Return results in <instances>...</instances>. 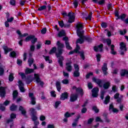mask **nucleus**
Returning a JSON list of instances; mask_svg holds the SVG:
<instances>
[{
	"instance_id": "obj_1",
	"label": "nucleus",
	"mask_w": 128,
	"mask_h": 128,
	"mask_svg": "<svg viewBox=\"0 0 128 128\" xmlns=\"http://www.w3.org/2000/svg\"><path fill=\"white\" fill-rule=\"evenodd\" d=\"M56 48H58V53H56V57L58 59V62L60 67L63 68V61L64 60V58L62 56L63 54V48H66V50H72V48L70 45V42L68 41L65 42V46L64 44L61 43L60 41L56 42Z\"/></svg>"
},
{
	"instance_id": "obj_2",
	"label": "nucleus",
	"mask_w": 128,
	"mask_h": 128,
	"mask_svg": "<svg viewBox=\"0 0 128 128\" xmlns=\"http://www.w3.org/2000/svg\"><path fill=\"white\" fill-rule=\"evenodd\" d=\"M83 28L84 25H82V23L78 22L77 24H76L77 36L79 37L78 40H86V42L89 43H91L92 42V38H91L90 36H84L82 35L83 32L80 30H82Z\"/></svg>"
},
{
	"instance_id": "obj_3",
	"label": "nucleus",
	"mask_w": 128,
	"mask_h": 128,
	"mask_svg": "<svg viewBox=\"0 0 128 128\" xmlns=\"http://www.w3.org/2000/svg\"><path fill=\"white\" fill-rule=\"evenodd\" d=\"M92 82H94V83L96 84H98V86H99L100 88L103 87L104 90H108L110 88V82H108L104 84H102V80L100 79H97L96 78L94 77L92 78Z\"/></svg>"
},
{
	"instance_id": "obj_4",
	"label": "nucleus",
	"mask_w": 128,
	"mask_h": 128,
	"mask_svg": "<svg viewBox=\"0 0 128 128\" xmlns=\"http://www.w3.org/2000/svg\"><path fill=\"white\" fill-rule=\"evenodd\" d=\"M114 14H115V17L117 18H116V20H120L124 22V24H128V17L126 18L127 17V14H122L120 15L118 10H115Z\"/></svg>"
},
{
	"instance_id": "obj_5",
	"label": "nucleus",
	"mask_w": 128,
	"mask_h": 128,
	"mask_svg": "<svg viewBox=\"0 0 128 128\" xmlns=\"http://www.w3.org/2000/svg\"><path fill=\"white\" fill-rule=\"evenodd\" d=\"M88 89L89 90L92 89V90H91V92L92 93V97H93L94 98H98V88H94V86H92V83H91V82H88Z\"/></svg>"
},
{
	"instance_id": "obj_6",
	"label": "nucleus",
	"mask_w": 128,
	"mask_h": 128,
	"mask_svg": "<svg viewBox=\"0 0 128 128\" xmlns=\"http://www.w3.org/2000/svg\"><path fill=\"white\" fill-rule=\"evenodd\" d=\"M30 41L32 44H35V43L38 41V39L36 38H35V36L30 34V36H27V37L25 38V42H28Z\"/></svg>"
},
{
	"instance_id": "obj_7",
	"label": "nucleus",
	"mask_w": 128,
	"mask_h": 128,
	"mask_svg": "<svg viewBox=\"0 0 128 128\" xmlns=\"http://www.w3.org/2000/svg\"><path fill=\"white\" fill-rule=\"evenodd\" d=\"M106 44L108 46H110V54L116 56L117 54V52L114 50V48H115V46L114 44H111L112 41L110 39H106Z\"/></svg>"
},
{
	"instance_id": "obj_8",
	"label": "nucleus",
	"mask_w": 128,
	"mask_h": 128,
	"mask_svg": "<svg viewBox=\"0 0 128 128\" xmlns=\"http://www.w3.org/2000/svg\"><path fill=\"white\" fill-rule=\"evenodd\" d=\"M16 118V114L14 113H11L10 114V118L6 120V124H9L10 122H11V124H10V128H12L13 126V120H14Z\"/></svg>"
},
{
	"instance_id": "obj_9",
	"label": "nucleus",
	"mask_w": 128,
	"mask_h": 128,
	"mask_svg": "<svg viewBox=\"0 0 128 128\" xmlns=\"http://www.w3.org/2000/svg\"><path fill=\"white\" fill-rule=\"evenodd\" d=\"M62 16H64L70 17L68 20V23L72 24V22H74V20L75 19V17L74 16L71 15L70 12H69L68 14L65 12H62Z\"/></svg>"
},
{
	"instance_id": "obj_10",
	"label": "nucleus",
	"mask_w": 128,
	"mask_h": 128,
	"mask_svg": "<svg viewBox=\"0 0 128 128\" xmlns=\"http://www.w3.org/2000/svg\"><path fill=\"white\" fill-rule=\"evenodd\" d=\"M34 79L36 80V82L39 84V85H40L42 88L44 87V82L40 80V78L39 77V74H34Z\"/></svg>"
},
{
	"instance_id": "obj_11",
	"label": "nucleus",
	"mask_w": 128,
	"mask_h": 128,
	"mask_svg": "<svg viewBox=\"0 0 128 128\" xmlns=\"http://www.w3.org/2000/svg\"><path fill=\"white\" fill-rule=\"evenodd\" d=\"M74 68L75 70L74 73H73V76L74 78H78L79 76H80V73L79 72V66L77 64H74Z\"/></svg>"
},
{
	"instance_id": "obj_12",
	"label": "nucleus",
	"mask_w": 128,
	"mask_h": 128,
	"mask_svg": "<svg viewBox=\"0 0 128 128\" xmlns=\"http://www.w3.org/2000/svg\"><path fill=\"white\" fill-rule=\"evenodd\" d=\"M1 85L2 82L0 81V86ZM6 86H0V98H4L6 97Z\"/></svg>"
},
{
	"instance_id": "obj_13",
	"label": "nucleus",
	"mask_w": 128,
	"mask_h": 128,
	"mask_svg": "<svg viewBox=\"0 0 128 128\" xmlns=\"http://www.w3.org/2000/svg\"><path fill=\"white\" fill-rule=\"evenodd\" d=\"M30 114H32L31 118L32 121H38V118L36 116V111L34 108H30Z\"/></svg>"
},
{
	"instance_id": "obj_14",
	"label": "nucleus",
	"mask_w": 128,
	"mask_h": 128,
	"mask_svg": "<svg viewBox=\"0 0 128 128\" xmlns=\"http://www.w3.org/2000/svg\"><path fill=\"white\" fill-rule=\"evenodd\" d=\"M18 74L20 75V76H21V78H22V79L26 80V84H29L32 82V80L30 79H29L28 77L26 78V76H25V74H24V73L20 72L18 73Z\"/></svg>"
},
{
	"instance_id": "obj_15",
	"label": "nucleus",
	"mask_w": 128,
	"mask_h": 128,
	"mask_svg": "<svg viewBox=\"0 0 128 128\" xmlns=\"http://www.w3.org/2000/svg\"><path fill=\"white\" fill-rule=\"evenodd\" d=\"M94 50L96 52H103V44H101L100 45L94 46Z\"/></svg>"
},
{
	"instance_id": "obj_16",
	"label": "nucleus",
	"mask_w": 128,
	"mask_h": 128,
	"mask_svg": "<svg viewBox=\"0 0 128 128\" xmlns=\"http://www.w3.org/2000/svg\"><path fill=\"white\" fill-rule=\"evenodd\" d=\"M28 97L30 98V104L32 105L36 104V98L34 96V94L32 92L28 93Z\"/></svg>"
},
{
	"instance_id": "obj_17",
	"label": "nucleus",
	"mask_w": 128,
	"mask_h": 128,
	"mask_svg": "<svg viewBox=\"0 0 128 128\" xmlns=\"http://www.w3.org/2000/svg\"><path fill=\"white\" fill-rule=\"evenodd\" d=\"M102 72L103 73V75L104 76H107L108 74V64L106 63L103 64V66L102 68Z\"/></svg>"
},
{
	"instance_id": "obj_18",
	"label": "nucleus",
	"mask_w": 128,
	"mask_h": 128,
	"mask_svg": "<svg viewBox=\"0 0 128 128\" xmlns=\"http://www.w3.org/2000/svg\"><path fill=\"white\" fill-rule=\"evenodd\" d=\"M72 89L76 90V92L79 94V95H80V96L82 97L84 96V90L82 88H78L76 86H73Z\"/></svg>"
},
{
	"instance_id": "obj_19",
	"label": "nucleus",
	"mask_w": 128,
	"mask_h": 128,
	"mask_svg": "<svg viewBox=\"0 0 128 128\" xmlns=\"http://www.w3.org/2000/svg\"><path fill=\"white\" fill-rule=\"evenodd\" d=\"M18 84L20 91L21 92H25V89L24 88V87H23L24 86V84L22 82V80H18Z\"/></svg>"
},
{
	"instance_id": "obj_20",
	"label": "nucleus",
	"mask_w": 128,
	"mask_h": 128,
	"mask_svg": "<svg viewBox=\"0 0 128 128\" xmlns=\"http://www.w3.org/2000/svg\"><path fill=\"white\" fill-rule=\"evenodd\" d=\"M68 92H64V93H62L61 96L60 97V100H64L66 99H68Z\"/></svg>"
},
{
	"instance_id": "obj_21",
	"label": "nucleus",
	"mask_w": 128,
	"mask_h": 128,
	"mask_svg": "<svg viewBox=\"0 0 128 128\" xmlns=\"http://www.w3.org/2000/svg\"><path fill=\"white\" fill-rule=\"evenodd\" d=\"M71 64L72 62H66L65 64V66H66V67H65V70L68 72H72V67Z\"/></svg>"
},
{
	"instance_id": "obj_22",
	"label": "nucleus",
	"mask_w": 128,
	"mask_h": 128,
	"mask_svg": "<svg viewBox=\"0 0 128 128\" xmlns=\"http://www.w3.org/2000/svg\"><path fill=\"white\" fill-rule=\"evenodd\" d=\"M114 99L116 100V102L118 104L122 103V98H120V93H116L114 94Z\"/></svg>"
},
{
	"instance_id": "obj_23",
	"label": "nucleus",
	"mask_w": 128,
	"mask_h": 128,
	"mask_svg": "<svg viewBox=\"0 0 128 128\" xmlns=\"http://www.w3.org/2000/svg\"><path fill=\"white\" fill-rule=\"evenodd\" d=\"M77 98H78V95H77V94H72V96H70V102H74L77 100Z\"/></svg>"
},
{
	"instance_id": "obj_24",
	"label": "nucleus",
	"mask_w": 128,
	"mask_h": 128,
	"mask_svg": "<svg viewBox=\"0 0 128 128\" xmlns=\"http://www.w3.org/2000/svg\"><path fill=\"white\" fill-rule=\"evenodd\" d=\"M120 74L122 77H124V76L128 75V70L125 69H122L120 72Z\"/></svg>"
},
{
	"instance_id": "obj_25",
	"label": "nucleus",
	"mask_w": 128,
	"mask_h": 128,
	"mask_svg": "<svg viewBox=\"0 0 128 128\" xmlns=\"http://www.w3.org/2000/svg\"><path fill=\"white\" fill-rule=\"evenodd\" d=\"M16 34L18 35V37L20 38H23V37H26V36H28V33H24V34H22V33L20 32V30H16Z\"/></svg>"
},
{
	"instance_id": "obj_26",
	"label": "nucleus",
	"mask_w": 128,
	"mask_h": 128,
	"mask_svg": "<svg viewBox=\"0 0 128 128\" xmlns=\"http://www.w3.org/2000/svg\"><path fill=\"white\" fill-rule=\"evenodd\" d=\"M120 50H124V52H127V48H126V44L124 42H120Z\"/></svg>"
},
{
	"instance_id": "obj_27",
	"label": "nucleus",
	"mask_w": 128,
	"mask_h": 128,
	"mask_svg": "<svg viewBox=\"0 0 128 128\" xmlns=\"http://www.w3.org/2000/svg\"><path fill=\"white\" fill-rule=\"evenodd\" d=\"M18 109V106L14 104H12L11 106H10V110L11 112L16 111Z\"/></svg>"
},
{
	"instance_id": "obj_28",
	"label": "nucleus",
	"mask_w": 128,
	"mask_h": 128,
	"mask_svg": "<svg viewBox=\"0 0 128 128\" xmlns=\"http://www.w3.org/2000/svg\"><path fill=\"white\" fill-rule=\"evenodd\" d=\"M34 70H35L32 68H26V69H25V73H24V74L25 75L32 74L34 72Z\"/></svg>"
},
{
	"instance_id": "obj_29",
	"label": "nucleus",
	"mask_w": 128,
	"mask_h": 128,
	"mask_svg": "<svg viewBox=\"0 0 128 128\" xmlns=\"http://www.w3.org/2000/svg\"><path fill=\"white\" fill-rule=\"evenodd\" d=\"M18 110L21 112V114L22 115H23L24 116H26V110L24 109L23 106H20L18 107Z\"/></svg>"
},
{
	"instance_id": "obj_30",
	"label": "nucleus",
	"mask_w": 128,
	"mask_h": 128,
	"mask_svg": "<svg viewBox=\"0 0 128 128\" xmlns=\"http://www.w3.org/2000/svg\"><path fill=\"white\" fill-rule=\"evenodd\" d=\"M2 48L4 49V54H6L9 52L12 51V48H8L7 46H4Z\"/></svg>"
},
{
	"instance_id": "obj_31",
	"label": "nucleus",
	"mask_w": 128,
	"mask_h": 128,
	"mask_svg": "<svg viewBox=\"0 0 128 128\" xmlns=\"http://www.w3.org/2000/svg\"><path fill=\"white\" fill-rule=\"evenodd\" d=\"M74 53L79 54H81L82 53L84 54V51H79V50H74L70 51V52H68V55H72L74 54Z\"/></svg>"
},
{
	"instance_id": "obj_32",
	"label": "nucleus",
	"mask_w": 128,
	"mask_h": 128,
	"mask_svg": "<svg viewBox=\"0 0 128 128\" xmlns=\"http://www.w3.org/2000/svg\"><path fill=\"white\" fill-rule=\"evenodd\" d=\"M4 72V66L0 63V76H2Z\"/></svg>"
},
{
	"instance_id": "obj_33",
	"label": "nucleus",
	"mask_w": 128,
	"mask_h": 128,
	"mask_svg": "<svg viewBox=\"0 0 128 128\" xmlns=\"http://www.w3.org/2000/svg\"><path fill=\"white\" fill-rule=\"evenodd\" d=\"M56 90L60 92L61 91V82L58 81L56 82Z\"/></svg>"
},
{
	"instance_id": "obj_34",
	"label": "nucleus",
	"mask_w": 128,
	"mask_h": 128,
	"mask_svg": "<svg viewBox=\"0 0 128 128\" xmlns=\"http://www.w3.org/2000/svg\"><path fill=\"white\" fill-rule=\"evenodd\" d=\"M58 52V48L54 46L52 47L50 51L49 52V54H56Z\"/></svg>"
},
{
	"instance_id": "obj_35",
	"label": "nucleus",
	"mask_w": 128,
	"mask_h": 128,
	"mask_svg": "<svg viewBox=\"0 0 128 128\" xmlns=\"http://www.w3.org/2000/svg\"><path fill=\"white\" fill-rule=\"evenodd\" d=\"M74 112L70 113L68 112H66L65 114H64V118H68L72 116H74Z\"/></svg>"
},
{
	"instance_id": "obj_36",
	"label": "nucleus",
	"mask_w": 128,
	"mask_h": 128,
	"mask_svg": "<svg viewBox=\"0 0 128 128\" xmlns=\"http://www.w3.org/2000/svg\"><path fill=\"white\" fill-rule=\"evenodd\" d=\"M18 92L17 90L13 91V93L12 94V99L13 100H15L16 98H18Z\"/></svg>"
},
{
	"instance_id": "obj_37",
	"label": "nucleus",
	"mask_w": 128,
	"mask_h": 128,
	"mask_svg": "<svg viewBox=\"0 0 128 128\" xmlns=\"http://www.w3.org/2000/svg\"><path fill=\"white\" fill-rule=\"evenodd\" d=\"M9 56L13 58H16V53L14 51H12L11 52H10Z\"/></svg>"
},
{
	"instance_id": "obj_38",
	"label": "nucleus",
	"mask_w": 128,
	"mask_h": 128,
	"mask_svg": "<svg viewBox=\"0 0 128 128\" xmlns=\"http://www.w3.org/2000/svg\"><path fill=\"white\" fill-rule=\"evenodd\" d=\"M42 56L44 58L46 62H48L49 64H52V60H50V57L49 56Z\"/></svg>"
},
{
	"instance_id": "obj_39",
	"label": "nucleus",
	"mask_w": 128,
	"mask_h": 128,
	"mask_svg": "<svg viewBox=\"0 0 128 128\" xmlns=\"http://www.w3.org/2000/svg\"><path fill=\"white\" fill-rule=\"evenodd\" d=\"M110 96H108L106 97H105V100H104V104H108V103H110Z\"/></svg>"
},
{
	"instance_id": "obj_40",
	"label": "nucleus",
	"mask_w": 128,
	"mask_h": 128,
	"mask_svg": "<svg viewBox=\"0 0 128 128\" xmlns=\"http://www.w3.org/2000/svg\"><path fill=\"white\" fill-rule=\"evenodd\" d=\"M92 110H94L96 114H98V112H100V110H98L96 106H92Z\"/></svg>"
},
{
	"instance_id": "obj_41",
	"label": "nucleus",
	"mask_w": 128,
	"mask_h": 128,
	"mask_svg": "<svg viewBox=\"0 0 128 128\" xmlns=\"http://www.w3.org/2000/svg\"><path fill=\"white\" fill-rule=\"evenodd\" d=\"M96 62H100L101 60V54H96Z\"/></svg>"
},
{
	"instance_id": "obj_42",
	"label": "nucleus",
	"mask_w": 128,
	"mask_h": 128,
	"mask_svg": "<svg viewBox=\"0 0 128 128\" xmlns=\"http://www.w3.org/2000/svg\"><path fill=\"white\" fill-rule=\"evenodd\" d=\"M65 35V32L64 30H62V31L58 32V37H62Z\"/></svg>"
},
{
	"instance_id": "obj_43",
	"label": "nucleus",
	"mask_w": 128,
	"mask_h": 128,
	"mask_svg": "<svg viewBox=\"0 0 128 128\" xmlns=\"http://www.w3.org/2000/svg\"><path fill=\"white\" fill-rule=\"evenodd\" d=\"M46 6H40L39 8H38V12H42L44 10H46Z\"/></svg>"
},
{
	"instance_id": "obj_44",
	"label": "nucleus",
	"mask_w": 128,
	"mask_h": 128,
	"mask_svg": "<svg viewBox=\"0 0 128 128\" xmlns=\"http://www.w3.org/2000/svg\"><path fill=\"white\" fill-rule=\"evenodd\" d=\"M28 62V66L30 67L32 66V63H34V59L32 58H28V60L27 61Z\"/></svg>"
},
{
	"instance_id": "obj_45",
	"label": "nucleus",
	"mask_w": 128,
	"mask_h": 128,
	"mask_svg": "<svg viewBox=\"0 0 128 128\" xmlns=\"http://www.w3.org/2000/svg\"><path fill=\"white\" fill-rule=\"evenodd\" d=\"M96 4H99L100 6H102L103 4H104L105 3V0H100L99 2H94Z\"/></svg>"
},
{
	"instance_id": "obj_46",
	"label": "nucleus",
	"mask_w": 128,
	"mask_h": 128,
	"mask_svg": "<svg viewBox=\"0 0 128 128\" xmlns=\"http://www.w3.org/2000/svg\"><path fill=\"white\" fill-rule=\"evenodd\" d=\"M34 122V126L32 128H38V126L39 125V121L35 120Z\"/></svg>"
},
{
	"instance_id": "obj_47",
	"label": "nucleus",
	"mask_w": 128,
	"mask_h": 128,
	"mask_svg": "<svg viewBox=\"0 0 128 128\" xmlns=\"http://www.w3.org/2000/svg\"><path fill=\"white\" fill-rule=\"evenodd\" d=\"M84 40H83L82 39H77V40H76V44H84Z\"/></svg>"
},
{
	"instance_id": "obj_48",
	"label": "nucleus",
	"mask_w": 128,
	"mask_h": 128,
	"mask_svg": "<svg viewBox=\"0 0 128 128\" xmlns=\"http://www.w3.org/2000/svg\"><path fill=\"white\" fill-rule=\"evenodd\" d=\"M101 27L103 28H108V24L105 22H102L101 24Z\"/></svg>"
},
{
	"instance_id": "obj_49",
	"label": "nucleus",
	"mask_w": 128,
	"mask_h": 128,
	"mask_svg": "<svg viewBox=\"0 0 128 128\" xmlns=\"http://www.w3.org/2000/svg\"><path fill=\"white\" fill-rule=\"evenodd\" d=\"M10 104V101L6 100L4 101V102L3 104H2L3 106H6L8 105H9Z\"/></svg>"
},
{
	"instance_id": "obj_50",
	"label": "nucleus",
	"mask_w": 128,
	"mask_h": 128,
	"mask_svg": "<svg viewBox=\"0 0 128 128\" xmlns=\"http://www.w3.org/2000/svg\"><path fill=\"white\" fill-rule=\"evenodd\" d=\"M60 104H61V101L58 100L56 102V103L54 104V108H58V107Z\"/></svg>"
},
{
	"instance_id": "obj_51",
	"label": "nucleus",
	"mask_w": 128,
	"mask_h": 128,
	"mask_svg": "<svg viewBox=\"0 0 128 128\" xmlns=\"http://www.w3.org/2000/svg\"><path fill=\"white\" fill-rule=\"evenodd\" d=\"M58 26L61 27V28H63V26L65 25V24H64L63 20L58 21Z\"/></svg>"
},
{
	"instance_id": "obj_52",
	"label": "nucleus",
	"mask_w": 128,
	"mask_h": 128,
	"mask_svg": "<svg viewBox=\"0 0 128 128\" xmlns=\"http://www.w3.org/2000/svg\"><path fill=\"white\" fill-rule=\"evenodd\" d=\"M63 76H64V78H68L70 77V74H68V73L63 71Z\"/></svg>"
},
{
	"instance_id": "obj_53",
	"label": "nucleus",
	"mask_w": 128,
	"mask_h": 128,
	"mask_svg": "<svg viewBox=\"0 0 128 128\" xmlns=\"http://www.w3.org/2000/svg\"><path fill=\"white\" fill-rule=\"evenodd\" d=\"M13 20H14V18L13 17H11L10 18H6V21L4 22H12Z\"/></svg>"
},
{
	"instance_id": "obj_54",
	"label": "nucleus",
	"mask_w": 128,
	"mask_h": 128,
	"mask_svg": "<svg viewBox=\"0 0 128 128\" xmlns=\"http://www.w3.org/2000/svg\"><path fill=\"white\" fill-rule=\"evenodd\" d=\"M73 5H74V8H77V7L78 6V1H77V0H74Z\"/></svg>"
},
{
	"instance_id": "obj_55",
	"label": "nucleus",
	"mask_w": 128,
	"mask_h": 128,
	"mask_svg": "<svg viewBox=\"0 0 128 128\" xmlns=\"http://www.w3.org/2000/svg\"><path fill=\"white\" fill-rule=\"evenodd\" d=\"M14 79V77H13V74H10V75H9V82H12Z\"/></svg>"
},
{
	"instance_id": "obj_56",
	"label": "nucleus",
	"mask_w": 128,
	"mask_h": 128,
	"mask_svg": "<svg viewBox=\"0 0 128 128\" xmlns=\"http://www.w3.org/2000/svg\"><path fill=\"white\" fill-rule=\"evenodd\" d=\"M70 83V81L68 79H64L62 80V84H68Z\"/></svg>"
},
{
	"instance_id": "obj_57",
	"label": "nucleus",
	"mask_w": 128,
	"mask_h": 128,
	"mask_svg": "<svg viewBox=\"0 0 128 128\" xmlns=\"http://www.w3.org/2000/svg\"><path fill=\"white\" fill-rule=\"evenodd\" d=\"M16 0H10L9 4H10V5L14 6H16Z\"/></svg>"
},
{
	"instance_id": "obj_58",
	"label": "nucleus",
	"mask_w": 128,
	"mask_h": 128,
	"mask_svg": "<svg viewBox=\"0 0 128 128\" xmlns=\"http://www.w3.org/2000/svg\"><path fill=\"white\" fill-rule=\"evenodd\" d=\"M55 93H56V92L51 91V92H50L51 97H53L54 98H56V94Z\"/></svg>"
},
{
	"instance_id": "obj_59",
	"label": "nucleus",
	"mask_w": 128,
	"mask_h": 128,
	"mask_svg": "<svg viewBox=\"0 0 128 128\" xmlns=\"http://www.w3.org/2000/svg\"><path fill=\"white\" fill-rule=\"evenodd\" d=\"M94 76V73H92V72H90L88 74H87V75H86V79H89L90 78V76Z\"/></svg>"
},
{
	"instance_id": "obj_60",
	"label": "nucleus",
	"mask_w": 128,
	"mask_h": 128,
	"mask_svg": "<svg viewBox=\"0 0 128 128\" xmlns=\"http://www.w3.org/2000/svg\"><path fill=\"white\" fill-rule=\"evenodd\" d=\"M96 122H103V120L100 117L97 116L96 118Z\"/></svg>"
},
{
	"instance_id": "obj_61",
	"label": "nucleus",
	"mask_w": 128,
	"mask_h": 128,
	"mask_svg": "<svg viewBox=\"0 0 128 128\" xmlns=\"http://www.w3.org/2000/svg\"><path fill=\"white\" fill-rule=\"evenodd\" d=\"M0 110H2V112L6 110V107L2 104H0Z\"/></svg>"
},
{
	"instance_id": "obj_62",
	"label": "nucleus",
	"mask_w": 128,
	"mask_h": 128,
	"mask_svg": "<svg viewBox=\"0 0 128 128\" xmlns=\"http://www.w3.org/2000/svg\"><path fill=\"white\" fill-rule=\"evenodd\" d=\"M92 16V12H89V15H88V16L86 17V20H90Z\"/></svg>"
},
{
	"instance_id": "obj_63",
	"label": "nucleus",
	"mask_w": 128,
	"mask_h": 128,
	"mask_svg": "<svg viewBox=\"0 0 128 128\" xmlns=\"http://www.w3.org/2000/svg\"><path fill=\"white\" fill-rule=\"evenodd\" d=\"M112 4L110 3L108 4V10H112Z\"/></svg>"
},
{
	"instance_id": "obj_64",
	"label": "nucleus",
	"mask_w": 128,
	"mask_h": 128,
	"mask_svg": "<svg viewBox=\"0 0 128 128\" xmlns=\"http://www.w3.org/2000/svg\"><path fill=\"white\" fill-rule=\"evenodd\" d=\"M112 91H113V92H117V88L116 87V86H112Z\"/></svg>"
}]
</instances>
